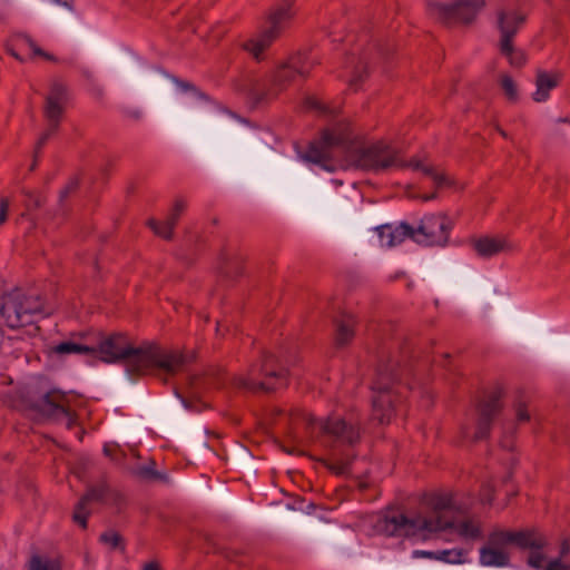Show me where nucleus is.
I'll list each match as a JSON object with an SVG mask.
<instances>
[{
	"instance_id": "f257e3e1",
	"label": "nucleus",
	"mask_w": 570,
	"mask_h": 570,
	"mask_svg": "<svg viewBox=\"0 0 570 570\" xmlns=\"http://www.w3.org/2000/svg\"><path fill=\"white\" fill-rule=\"evenodd\" d=\"M426 512L414 514L384 515L377 519L373 529L379 534L389 537H421L428 539L432 534L455 529L464 538L476 539L481 535L480 527L473 520L458 523L461 508L451 493H433L426 498Z\"/></svg>"
},
{
	"instance_id": "f03ea898",
	"label": "nucleus",
	"mask_w": 570,
	"mask_h": 570,
	"mask_svg": "<svg viewBox=\"0 0 570 570\" xmlns=\"http://www.w3.org/2000/svg\"><path fill=\"white\" fill-rule=\"evenodd\" d=\"M351 138L345 134V128L336 126L333 129H325L320 140L309 145L304 155V159L322 166L326 170H333L328 165L331 159V149L336 146L346 147L345 161L348 166L358 169L383 170L390 167L412 168L420 170L425 175V169L432 165L424 164L421 159L413 157L410 160H401L397 151L383 142L371 146L348 147Z\"/></svg>"
},
{
	"instance_id": "7ed1b4c3",
	"label": "nucleus",
	"mask_w": 570,
	"mask_h": 570,
	"mask_svg": "<svg viewBox=\"0 0 570 570\" xmlns=\"http://www.w3.org/2000/svg\"><path fill=\"white\" fill-rule=\"evenodd\" d=\"M95 348L94 356L106 363H122L134 375H144L151 370L174 375L185 363V356L178 351L164 350L149 342L134 345L121 334L101 340Z\"/></svg>"
},
{
	"instance_id": "20e7f679",
	"label": "nucleus",
	"mask_w": 570,
	"mask_h": 570,
	"mask_svg": "<svg viewBox=\"0 0 570 570\" xmlns=\"http://www.w3.org/2000/svg\"><path fill=\"white\" fill-rule=\"evenodd\" d=\"M450 229L451 224L445 214L429 215L421 220L416 229L407 223H401L395 227L390 224L379 226L372 233L361 236L360 246L364 250L373 252L377 248L376 238L380 239L381 246L394 247L409 237L419 244L444 247L449 244Z\"/></svg>"
},
{
	"instance_id": "39448f33",
	"label": "nucleus",
	"mask_w": 570,
	"mask_h": 570,
	"mask_svg": "<svg viewBox=\"0 0 570 570\" xmlns=\"http://www.w3.org/2000/svg\"><path fill=\"white\" fill-rule=\"evenodd\" d=\"M202 111L190 99L178 91H168L160 107L155 111V118L161 130L176 139L191 140L195 137V122Z\"/></svg>"
},
{
	"instance_id": "423d86ee",
	"label": "nucleus",
	"mask_w": 570,
	"mask_h": 570,
	"mask_svg": "<svg viewBox=\"0 0 570 570\" xmlns=\"http://www.w3.org/2000/svg\"><path fill=\"white\" fill-rule=\"evenodd\" d=\"M320 432L316 441L331 449L353 446L361 438L358 425L338 415L321 420Z\"/></svg>"
},
{
	"instance_id": "0eeeda50",
	"label": "nucleus",
	"mask_w": 570,
	"mask_h": 570,
	"mask_svg": "<svg viewBox=\"0 0 570 570\" xmlns=\"http://www.w3.org/2000/svg\"><path fill=\"white\" fill-rule=\"evenodd\" d=\"M31 407L46 422L71 429L76 424V414L71 411L68 396L58 390L47 392Z\"/></svg>"
},
{
	"instance_id": "6e6552de",
	"label": "nucleus",
	"mask_w": 570,
	"mask_h": 570,
	"mask_svg": "<svg viewBox=\"0 0 570 570\" xmlns=\"http://www.w3.org/2000/svg\"><path fill=\"white\" fill-rule=\"evenodd\" d=\"M523 21L524 16L515 12L508 13L501 11L498 18V24L501 33L499 50L504 57H507L509 63L514 68L522 67L527 60L524 52L517 49L512 42L513 37Z\"/></svg>"
},
{
	"instance_id": "1a4fd4ad",
	"label": "nucleus",
	"mask_w": 570,
	"mask_h": 570,
	"mask_svg": "<svg viewBox=\"0 0 570 570\" xmlns=\"http://www.w3.org/2000/svg\"><path fill=\"white\" fill-rule=\"evenodd\" d=\"M484 4V0H458L452 3L429 1L428 7L431 13L445 24L458 21L468 26L474 21Z\"/></svg>"
},
{
	"instance_id": "9d476101",
	"label": "nucleus",
	"mask_w": 570,
	"mask_h": 570,
	"mask_svg": "<svg viewBox=\"0 0 570 570\" xmlns=\"http://www.w3.org/2000/svg\"><path fill=\"white\" fill-rule=\"evenodd\" d=\"M313 62L309 61L305 53L297 52L291 56L286 61L282 62L272 80V95L276 96L282 90L286 89L291 83L294 82L296 76L306 78L313 67Z\"/></svg>"
},
{
	"instance_id": "9b49d317",
	"label": "nucleus",
	"mask_w": 570,
	"mask_h": 570,
	"mask_svg": "<svg viewBox=\"0 0 570 570\" xmlns=\"http://www.w3.org/2000/svg\"><path fill=\"white\" fill-rule=\"evenodd\" d=\"M392 372L387 366H379L376 370V380L372 390L379 392L373 399L374 417L381 423H387L391 419L392 397L390 395V381Z\"/></svg>"
},
{
	"instance_id": "f8f14e48",
	"label": "nucleus",
	"mask_w": 570,
	"mask_h": 570,
	"mask_svg": "<svg viewBox=\"0 0 570 570\" xmlns=\"http://www.w3.org/2000/svg\"><path fill=\"white\" fill-rule=\"evenodd\" d=\"M493 542L514 544L520 549L530 550H541L548 546V540L537 529L495 531Z\"/></svg>"
},
{
	"instance_id": "ddd939ff",
	"label": "nucleus",
	"mask_w": 570,
	"mask_h": 570,
	"mask_svg": "<svg viewBox=\"0 0 570 570\" xmlns=\"http://www.w3.org/2000/svg\"><path fill=\"white\" fill-rule=\"evenodd\" d=\"M503 393V389L497 386L485 396V400L479 404V420L474 434L475 440H482L489 435L491 422L502 409L501 399Z\"/></svg>"
},
{
	"instance_id": "4468645a",
	"label": "nucleus",
	"mask_w": 570,
	"mask_h": 570,
	"mask_svg": "<svg viewBox=\"0 0 570 570\" xmlns=\"http://www.w3.org/2000/svg\"><path fill=\"white\" fill-rule=\"evenodd\" d=\"M469 243L474 253L481 258H491L500 254H509L514 250L513 243L507 235L473 236Z\"/></svg>"
},
{
	"instance_id": "2eb2a0df",
	"label": "nucleus",
	"mask_w": 570,
	"mask_h": 570,
	"mask_svg": "<svg viewBox=\"0 0 570 570\" xmlns=\"http://www.w3.org/2000/svg\"><path fill=\"white\" fill-rule=\"evenodd\" d=\"M68 98V87L61 81L53 80L50 83L49 92L46 96L43 114L47 120L55 127H59L63 115V104Z\"/></svg>"
},
{
	"instance_id": "dca6fc26",
	"label": "nucleus",
	"mask_w": 570,
	"mask_h": 570,
	"mask_svg": "<svg viewBox=\"0 0 570 570\" xmlns=\"http://www.w3.org/2000/svg\"><path fill=\"white\" fill-rule=\"evenodd\" d=\"M534 348L548 361L570 365V342L566 340L544 336L538 340Z\"/></svg>"
},
{
	"instance_id": "f3484780",
	"label": "nucleus",
	"mask_w": 570,
	"mask_h": 570,
	"mask_svg": "<svg viewBox=\"0 0 570 570\" xmlns=\"http://www.w3.org/2000/svg\"><path fill=\"white\" fill-rule=\"evenodd\" d=\"M107 488L105 485L91 487L88 492L80 499L75 508L72 518L76 523L81 528H87V518L91 513L89 504L91 502H102L106 494Z\"/></svg>"
},
{
	"instance_id": "a211bd4d",
	"label": "nucleus",
	"mask_w": 570,
	"mask_h": 570,
	"mask_svg": "<svg viewBox=\"0 0 570 570\" xmlns=\"http://www.w3.org/2000/svg\"><path fill=\"white\" fill-rule=\"evenodd\" d=\"M55 4L41 12L42 18L55 27H63L72 21L73 0H53Z\"/></svg>"
},
{
	"instance_id": "6ab92c4d",
	"label": "nucleus",
	"mask_w": 570,
	"mask_h": 570,
	"mask_svg": "<svg viewBox=\"0 0 570 570\" xmlns=\"http://www.w3.org/2000/svg\"><path fill=\"white\" fill-rule=\"evenodd\" d=\"M494 532L489 537L488 544L480 551V560L483 566L504 567L509 564V553L503 550L507 543H494Z\"/></svg>"
},
{
	"instance_id": "aec40b11",
	"label": "nucleus",
	"mask_w": 570,
	"mask_h": 570,
	"mask_svg": "<svg viewBox=\"0 0 570 570\" xmlns=\"http://www.w3.org/2000/svg\"><path fill=\"white\" fill-rule=\"evenodd\" d=\"M559 75L538 70L535 75V91L532 98L535 102H543L549 98V92L558 86Z\"/></svg>"
},
{
	"instance_id": "412c9836",
	"label": "nucleus",
	"mask_w": 570,
	"mask_h": 570,
	"mask_svg": "<svg viewBox=\"0 0 570 570\" xmlns=\"http://www.w3.org/2000/svg\"><path fill=\"white\" fill-rule=\"evenodd\" d=\"M156 463L154 460H149L146 464H140L132 470V474L142 482L147 483H167L169 476L166 473L157 471L155 469Z\"/></svg>"
},
{
	"instance_id": "4be33fe9",
	"label": "nucleus",
	"mask_w": 570,
	"mask_h": 570,
	"mask_svg": "<svg viewBox=\"0 0 570 570\" xmlns=\"http://www.w3.org/2000/svg\"><path fill=\"white\" fill-rule=\"evenodd\" d=\"M255 372V367H252L247 375L238 374L232 377V385L239 390H246L249 392L263 391V392H273L274 389L268 386L264 382H257L253 374Z\"/></svg>"
},
{
	"instance_id": "5701e85b",
	"label": "nucleus",
	"mask_w": 570,
	"mask_h": 570,
	"mask_svg": "<svg viewBox=\"0 0 570 570\" xmlns=\"http://www.w3.org/2000/svg\"><path fill=\"white\" fill-rule=\"evenodd\" d=\"M246 166L236 159H229L220 169V176L229 183H239L246 176Z\"/></svg>"
},
{
	"instance_id": "b1692460",
	"label": "nucleus",
	"mask_w": 570,
	"mask_h": 570,
	"mask_svg": "<svg viewBox=\"0 0 570 570\" xmlns=\"http://www.w3.org/2000/svg\"><path fill=\"white\" fill-rule=\"evenodd\" d=\"M353 460L354 455L340 456L336 453H333L331 459H320L318 461L322 462L332 473L336 475H346L350 473V465Z\"/></svg>"
},
{
	"instance_id": "393cba45",
	"label": "nucleus",
	"mask_w": 570,
	"mask_h": 570,
	"mask_svg": "<svg viewBox=\"0 0 570 570\" xmlns=\"http://www.w3.org/2000/svg\"><path fill=\"white\" fill-rule=\"evenodd\" d=\"M261 372L266 377H285L288 373L287 370L279 367L278 358L269 353L264 355Z\"/></svg>"
},
{
	"instance_id": "a878e982",
	"label": "nucleus",
	"mask_w": 570,
	"mask_h": 570,
	"mask_svg": "<svg viewBox=\"0 0 570 570\" xmlns=\"http://www.w3.org/2000/svg\"><path fill=\"white\" fill-rule=\"evenodd\" d=\"M293 17V13L289 7H281L274 10L268 18L269 29L276 31L279 35L284 24L289 21Z\"/></svg>"
},
{
	"instance_id": "bb28decb",
	"label": "nucleus",
	"mask_w": 570,
	"mask_h": 570,
	"mask_svg": "<svg viewBox=\"0 0 570 570\" xmlns=\"http://www.w3.org/2000/svg\"><path fill=\"white\" fill-rule=\"evenodd\" d=\"M425 176H429L434 181L436 188L452 187L462 190L464 185L458 184V181L443 171H438L433 166L430 169H425Z\"/></svg>"
},
{
	"instance_id": "cd10ccee",
	"label": "nucleus",
	"mask_w": 570,
	"mask_h": 570,
	"mask_svg": "<svg viewBox=\"0 0 570 570\" xmlns=\"http://www.w3.org/2000/svg\"><path fill=\"white\" fill-rule=\"evenodd\" d=\"M354 336L353 324L350 321H342L336 323L335 345L344 347Z\"/></svg>"
},
{
	"instance_id": "c85d7f7f",
	"label": "nucleus",
	"mask_w": 570,
	"mask_h": 570,
	"mask_svg": "<svg viewBox=\"0 0 570 570\" xmlns=\"http://www.w3.org/2000/svg\"><path fill=\"white\" fill-rule=\"evenodd\" d=\"M499 85L509 101L515 102L519 99L517 82L509 73H501L499 76Z\"/></svg>"
},
{
	"instance_id": "c756f323",
	"label": "nucleus",
	"mask_w": 570,
	"mask_h": 570,
	"mask_svg": "<svg viewBox=\"0 0 570 570\" xmlns=\"http://www.w3.org/2000/svg\"><path fill=\"white\" fill-rule=\"evenodd\" d=\"M148 227L153 229V232L164 239H171L174 237V228L175 225H173V219H166L165 222L160 223L154 218H150L147 220Z\"/></svg>"
},
{
	"instance_id": "7c9ffc66",
	"label": "nucleus",
	"mask_w": 570,
	"mask_h": 570,
	"mask_svg": "<svg viewBox=\"0 0 570 570\" xmlns=\"http://www.w3.org/2000/svg\"><path fill=\"white\" fill-rule=\"evenodd\" d=\"M53 351L58 354L80 353L91 355L96 352V348L72 342H62L57 345Z\"/></svg>"
},
{
	"instance_id": "2f4dec72",
	"label": "nucleus",
	"mask_w": 570,
	"mask_h": 570,
	"mask_svg": "<svg viewBox=\"0 0 570 570\" xmlns=\"http://www.w3.org/2000/svg\"><path fill=\"white\" fill-rule=\"evenodd\" d=\"M28 570H58L49 558L33 553L27 564Z\"/></svg>"
},
{
	"instance_id": "473e14b6",
	"label": "nucleus",
	"mask_w": 570,
	"mask_h": 570,
	"mask_svg": "<svg viewBox=\"0 0 570 570\" xmlns=\"http://www.w3.org/2000/svg\"><path fill=\"white\" fill-rule=\"evenodd\" d=\"M100 541L111 549L125 550L124 539L121 534L115 530H108L100 535Z\"/></svg>"
},
{
	"instance_id": "72a5a7b5",
	"label": "nucleus",
	"mask_w": 570,
	"mask_h": 570,
	"mask_svg": "<svg viewBox=\"0 0 570 570\" xmlns=\"http://www.w3.org/2000/svg\"><path fill=\"white\" fill-rule=\"evenodd\" d=\"M242 48L249 52L255 60L261 61L263 59V52L265 49L261 47L259 42L254 37L244 42Z\"/></svg>"
},
{
	"instance_id": "f704fd0d",
	"label": "nucleus",
	"mask_w": 570,
	"mask_h": 570,
	"mask_svg": "<svg viewBox=\"0 0 570 570\" xmlns=\"http://www.w3.org/2000/svg\"><path fill=\"white\" fill-rule=\"evenodd\" d=\"M367 73V63L364 61H360L355 67L350 79V86L352 88H357L358 83L363 80L364 76Z\"/></svg>"
},
{
	"instance_id": "c9c22d12",
	"label": "nucleus",
	"mask_w": 570,
	"mask_h": 570,
	"mask_svg": "<svg viewBox=\"0 0 570 570\" xmlns=\"http://www.w3.org/2000/svg\"><path fill=\"white\" fill-rule=\"evenodd\" d=\"M278 37V33L276 31L271 30L267 28L266 30L262 31L259 35L255 36L254 38L259 42L261 47L263 49L269 48L272 42Z\"/></svg>"
},
{
	"instance_id": "e433bc0d",
	"label": "nucleus",
	"mask_w": 570,
	"mask_h": 570,
	"mask_svg": "<svg viewBox=\"0 0 570 570\" xmlns=\"http://www.w3.org/2000/svg\"><path fill=\"white\" fill-rule=\"evenodd\" d=\"M547 557L540 550H531L528 556V564L534 569H544L543 562Z\"/></svg>"
},
{
	"instance_id": "4c0bfd02",
	"label": "nucleus",
	"mask_w": 570,
	"mask_h": 570,
	"mask_svg": "<svg viewBox=\"0 0 570 570\" xmlns=\"http://www.w3.org/2000/svg\"><path fill=\"white\" fill-rule=\"evenodd\" d=\"M21 37L26 40V42L28 43L29 48L32 50L33 55L42 57V58H45L47 60H50V61H55L56 60V58L52 55H50V53L43 51L41 48H39L36 45V42L29 36L22 35Z\"/></svg>"
},
{
	"instance_id": "58836bf2",
	"label": "nucleus",
	"mask_w": 570,
	"mask_h": 570,
	"mask_svg": "<svg viewBox=\"0 0 570 570\" xmlns=\"http://www.w3.org/2000/svg\"><path fill=\"white\" fill-rule=\"evenodd\" d=\"M49 139V131H45L40 138L38 139L37 144H36V147H35V151H33V161L30 166V170H35L36 167H37V161H38V156L39 154H41V148L42 146L46 144V141Z\"/></svg>"
},
{
	"instance_id": "ea45409f",
	"label": "nucleus",
	"mask_w": 570,
	"mask_h": 570,
	"mask_svg": "<svg viewBox=\"0 0 570 570\" xmlns=\"http://www.w3.org/2000/svg\"><path fill=\"white\" fill-rule=\"evenodd\" d=\"M186 204L183 199H176L171 209V213L166 219H173V225L176 226L179 215L184 212Z\"/></svg>"
},
{
	"instance_id": "a19ab883",
	"label": "nucleus",
	"mask_w": 570,
	"mask_h": 570,
	"mask_svg": "<svg viewBox=\"0 0 570 570\" xmlns=\"http://www.w3.org/2000/svg\"><path fill=\"white\" fill-rule=\"evenodd\" d=\"M78 185H79V180L78 179H72L60 193L59 195V202L60 203H63L68 196L73 193L77 188H78Z\"/></svg>"
},
{
	"instance_id": "79ce46f5",
	"label": "nucleus",
	"mask_w": 570,
	"mask_h": 570,
	"mask_svg": "<svg viewBox=\"0 0 570 570\" xmlns=\"http://www.w3.org/2000/svg\"><path fill=\"white\" fill-rule=\"evenodd\" d=\"M543 570H570L569 564H564L561 560V558H557L552 561H550Z\"/></svg>"
},
{
	"instance_id": "37998d69",
	"label": "nucleus",
	"mask_w": 570,
	"mask_h": 570,
	"mask_svg": "<svg viewBox=\"0 0 570 570\" xmlns=\"http://www.w3.org/2000/svg\"><path fill=\"white\" fill-rule=\"evenodd\" d=\"M9 199L7 197L0 198V225L4 224L9 210Z\"/></svg>"
},
{
	"instance_id": "c03bdc74",
	"label": "nucleus",
	"mask_w": 570,
	"mask_h": 570,
	"mask_svg": "<svg viewBox=\"0 0 570 570\" xmlns=\"http://www.w3.org/2000/svg\"><path fill=\"white\" fill-rule=\"evenodd\" d=\"M305 106L307 108H309V109H316V110H320V111H325L326 110V108L315 97H307L305 99Z\"/></svg>"
},
{
	"instance_id": "a18cd8bd",
	"label": "nucleus",
	"mask_w": 570,
	"mask_h": 570,
	"mask_svg": "<svg viewBox=\"0 0 570 570\" xmlns=\"http://www.w3.org/2000/svg\"><path fill=\"white\" fill-rule=\"evenodd\" d=\"M19 6L24 9L29 10H39L40 8V0H17Z\"/></svg>"
},
{
	"instance_id": "49530a36",
	"label": "nucleus",
	"mask_w": 570,
	"mask_h": 570,
	"mask_svg": "<svg viewBox=\"0 0 570 570\" xmlns=\"http://www.w3.org/2000/svg\"><path fill=\"white\" fill-rule=\"evenodd\" d=\"M517 420L519 422H525L530 420V413L522 404H519L517 407Z\"/></svg>"
},
{
	"instance_id": "de8ad7c7",
	"label": "nucleus",
	"mask_w": 570,
	"mask_h": 570,
	"mask_svg": "<svg viewBox=\"0 0 570 570\" xmlns=\"http://www.w3.org/2000/svg\"><path fill=\"white\" fill-rule=\"evenodd\" d=\"M23 194L32 200L33 208L38 209L42 206V200L40 197L35 196L30 190H23Z\"/></svg>"
},
{
	"instance_id": "09e8293b",
	"label": "nucleus",
	"mask_w": 570,
	"mask_h": 570,
	"mask_svg": "<svg viewBox=\"0 0 570 570\" xmlns=\"http://www.w3.org/2000/svg\"><path fill=\"white\" fill-rule=\"evenodd\" d=\"M569 552H570V542H569V540L566 539L562 541L559 558H561V560H562L566 556L569 554Z\"/></svg>"
},
{
	"instance_id": "8fccbe9b",
	"label": "nucleus",
	"mask_w": 570,
	"mask_h": 570,
	"mask_svg": "<svg viewBox=\"0 0 570 570\" xmlns=\"http://www.w3.org/2000/svg\"><path fill=\"white\" fill-rule=\"evenodd\" d=\"M487 494L484 495L488 503H492L494 497V488L492 485H487Z\"/></svg>"
},
{
	"instance_id": "3c124183",
	"label": "nucleus",
	"mask_w": 570,
	"mask_h": 570,
	"mask_svg": "<svg viewBox=\"0 0 570 570\" xmlns=\"http://www.w3.org/2000/svg\"><path fill=\"white\" fill-rule=\"evenodd\" d=\"M141 570H161L160 569V566L158 562L156 561H151V562H148L146 563Z\"/></svg>"
},
{
	"instance_id": "603ef678",
	"label": "nucleus",
	"mask_w": 570,
	"mask_h": 570,
	"mask_svg": "<svg viewBox=\"0 0 570 570\" xmlns=\"http://www.w3.org/2000/svg\"><path fill=\"white\" fill-rule=\"evenodd\" d=\"M179 85H180V87H181L183 89L193 91V92L195 94V96H199V97L202 96V95H200V94L195 89V87H194L193 85H190V83H188V82H180Z\"/></svg>"
},
{
	"instance_id": "864d4df0",
	"label": "nucleus",
	"mask_w": 570,
	"mask_h": 570,
	"mask_svg": "<svg viewBox=\"0 0 570 570\" xmlns=\"http://www.w3.org/2000/svg\"><path fill=\"white\" fill-rule=\"evenodd\" d=\"M518 328L520 332H522L523 334H527V335H531L532 334V331H531V326H529L528 324H524V323H520L518 325Z\"/></svg>"
},
{
	"instance_id": "5fc2aeb1",
	"label": "nucleus",
	"mask_w": 570,
	"mask_h": 570,
	"mask_svg": "<svg viewBox=\"0 0 570 570\" xmlns=\"http://www.w3.org/2000/svg\"><path fill=\"white\" fill-rule=\"evenodd\" d=\"M181 402L183 404L185 405V407L187 409H193V401L188 400V399H181Z\"/></svg>"
},
{
	"instance_id": "6e6d98bb",
	"label": "nucleus",
	"mask_w": 570,
	"mask_h": 570,
	"mask_svg": "<svg viewBox=\"0 0 570 570\" xmlns=\"http://www.w3.org/2000/svg\"><path fill=\"white\" fill-rule=\"evenodd\" d=\"M435 198H436V193H432V194H430V195H423V196H422V199H423L424 202H428V200H431V199H435Z\"/></svg>"
},
{
	"instance_id": "4d7b16f0",
	"label": "nucleus",
	"mask_w": 570,
	"mask_h": 570,
	"mask_svg": "<svg viewBox=\"0 0 570 570\" xmlns=\"http://www.w3.org/2000/svg\"><path fill=\"white\" fill-rule=\"evenodd\" d=\"M104 453L107 455V456H111L112 454V449L110 445H105L104 448Z\"/></svg>"
},
{
	"instance_id": "13d9d810",
	"label": "nucleus",
	"mask_w": 570,
	"mask_h": 570,
	"mask_svg": "<svg viewBox=\"0 0 570 570\" xmlns=\"http://www.w3.org/2000/svg\"><path fill=\"white\" fill-rule=\"evenodd\" d=\"M58 127H55L52 124L49 122V128L47 131H49V137L57 130Z\"/></svg>"
},
{
	"instance_id": "bf43d9fd",
	"label": "nucleus",
	"mask_w": 570,
	"mask_h": 570,
	"mask_svg": "<svg viewBox=\"0 0 570 570\" xmlns=\"http://www.w3.org/2000/svg\"><path fill=\"white\" fill-rule=\"evenodd\" d=\"M511 479H512V472H509V473L504 476L503 481H504V482H509V481H511Z\"/></svg>"
},
{
	"instance_id": "052dcab7",
	"label": "nucleus",
	"mask_w": 570,
	"mask_h": 570,
	"mask_svg": "<svg viewBox=\"0 0 570 570\" xmlns=\"http://www.w3.org/2000/svg\"><path fill=\"white\" fill-rule=\"evenodd\" d=\"M197 380H198V379H197L196 376L191 377V379H190V381H189L190 386L196 385Z\"/></svg>"
},
{
	"instance_id": "680f3d73",
	"label": "nucleus",
	"mask_w": 570,
	"mask_h": 570,
	"mask_svg": "<svg viewBox=\"0 0 570 570\" xmlns=\"http://www.w3.org/2000/svg\"><path fill=\"white\" fill-rule=\"evenodd\" d=\"M10 53H11V56H13L16 59L21 60L20 56H19L16 51L10 50Z\"/></svg>"
},
{
	"instance_id": "e2e57ef3",
	"label": "nucleus",
	"mask_w": 570,
	"mask_h": 570,
	"mask_svg": "<svg viewBox=\"0 0 570 570\" xmlns=\"http://www.w3.org/2000/svg\"><path fill=\"white\" fill-rule=\"evenodd\" d=\"M358 488H360L361 490H364V489H366V488H367V484H366L365 482H360V483H358Z\"/></svg>"
},
{
	"instance_id": "0e129e2a",
	"label": "nucleus",
	"mask_w": 570,
	"mask_h": 570,
	"mask_svg": "<svg viewBox=\"0 0 570 570\" xmlns=\"http://www.w3.org/2000/svg\"><path fill=\"white\" fill-rule=\"evenodd\" d=\"M449 554H450V552H449V551H443V552H442V557H440V559L445 560V559H446V556H449Z\"/></svg>"
},
{
	"instance_id": "69168bd1",
	"label": "nucleus",
	"mask_w": 570,
	"mask_h": 570,
	"mask_svg": "<svg viewBox=\"0 0 570 570\" xmlns=\"http://www.w3.org/2000/svg\"><path fill=\"white\" fill-rule=\"evenodd\" d=\"M316 421L313 416H308V424H314Z\"/></svg>"
},
{
	"instance_id": "338daca9",
	"label": "nucleus",
	"mask_w": 570,
	"mask_h": 570,
	"mask_svg": "<svg viewBox=\"0 0 570 570\" xmlns=\"http://www.w3.org/2000/svg\"><path fill=\"white\" fill-rule=\"evenodd\" d=\"M132 117L138 119L140 117V114L138 111H136V112L132 114Z\"/></svg>"
},
{
	"instance_id": "774afa93",
	"label": "nucleus",
	"mask_w": 570,
	"mask_h": 570,
	"mask_svg": "<svg viewBox=\"0 0 570 570\" xmlns=\"http://www.w3.org/2000/svg\"><path fill=\"white\" fill-rule=\"evenodd\" d=\"M498 130H499V132H500L503 137H505V136H507V132H505L504 130H502L501 128H498Z\"/></svg>"
}]
</instances>
